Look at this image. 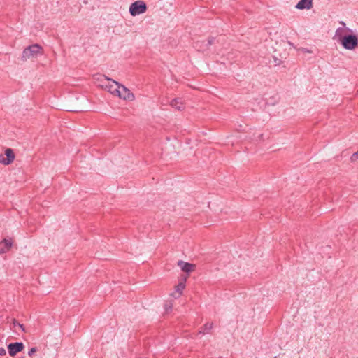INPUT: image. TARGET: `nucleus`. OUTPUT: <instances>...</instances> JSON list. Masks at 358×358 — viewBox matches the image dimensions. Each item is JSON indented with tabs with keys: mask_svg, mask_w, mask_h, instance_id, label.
Instances as JSON below:
<instances>
[{
	"mask_svg": "<svg viewBox=\"0 0 358 358\" xmlns=\"http://www.w3.org/2000/svg\"><path fill=\"white\" fill-rule=\"evenodd\" d=\"M40 55H42V48L38 44H34L28 46L23 50L22 59L27 60L36 58Z\"/></svg>",
	"mask_w": 358,
	"mask_h": 358,
	"instance_id": "nucleus-1",
	"label": "nucleus"
},
{
	"mask_svg": "<svg viewBox=\"0 0 358 358\" xmlns=\"http://www.w3.org/2000/svg\"><path fill=\"white\" fill-rule=\"evenodd\" d=\"M147 10L146 4L141 0L132 3L129 7V13L132 16L139 15L144 13Z\"/></svg>",
	"mask_w": 358,
	"mask_h": 358,
	"instance_id": "nucleus-2",
	"label": "nucleus"
},
{
	"mask_svg": "<svg viewBox=\"0 0 358 358\" xmlns=\"http://www.w3.org/2000/svg\"><path fill=\"white\" fill-rule=\"evenodd\" d=\"M49 349L45 345H38L35 347H31L28 352L27 355L29 357H48L50 355L48 354Z\"/></svg>",
	"mask_w": 358,
	"mask_h": 358,
	"instance_id": "nucleus-3",
	"label": "nucleus"
},
{
	"mask_svg": "<svg viewBox=\"0 0 358 358\" xmlns=\"http://www.w3.org/2000/svg\"><path fill=\"white\" fill-rule=\"evenodd\" d=\"M346 50H353L357 45L358 38L355 35H347L340 42Z\"/></svg>",
	"mask_w": 358,
	"mask_h": 358,
	"instance_id": "nucleus-4",
	"label": "nucleus"
},
{
	"mask_svg": "<svg viewBox=\"0 0 358 358\" xmlns=\"http://www.w3.org/2000/svg\"><path fill=\"white\" fill-rule=\"evenodd\" d=\"M339 23L341 25V27L337 28V29L336 30L334 38L341 42V41L343 40V38L347 36L346 33L350 32L352 31V30L346 27L345 23L344 22L341 21Z\"/></svg>",
	"mask_w": 358,
	"mask_h": 358,
	"instance_id": "nucleus-5",
	"label": "nucleus"
},
{
	"mask_svg": "<svg viewBox=\"0 0 358 358\" xmlns=\"http://www.w3.org/2000/svg\"><path fill=\"white\" fill-rule=\"evenodd\" d=\"M116 96L127 101H133L134 99V94L131 93L130 90L123 85H121L119 87Z\"/></svg>",
	"mask_w": 358,
	"mask_h": 358,
	"instance_id": "nucleus-6",
	"label": "nucleus"
},
{
	"mask_svg": "<svg viewBox=\"0 0 358 358\" xmlns=\"http://www.w3.org/2000/svg\"><path fill=\"white\" fill-rule=\"evenodd\" d=\"M106 80H108V84H106V89L113 95L117 96V90H119V87H120L121 84L119 83L108 78L106 76H103Z\"/></svg>",
	"mask_w": 358,
	"mask_h": 358,
	"instance_id": "nucleus-7",
	"label": "nucleus"
},
{
	"mask_svg": "<svg viewBox=\"0 0 358 358\" xmlns=\"http://www.w3.org/2000/svg\"><path fill=\"white\" fill-rule=\"evenodd\" d=\"M24 348L22 342L11 343L8 345V351L10 356L13 357L17 352H21Z\"/></svg>",
	"mask_w": 358,
	"mask_h": 358,
	"instance_id": "nucleus-8",
	"label": "nucleus"
},
{
	"mask_svg": "<svg viewBox=\"0 0 358 358\" xmlns=\"http://www.w3.org/2000/svg\"><path fill=\"white\" fill-rule=\"evenodd\" d=\"M5 155L6 157H2L0 159V163L4 164V165H8L10 163L13 162V161L15 159V155L13 152V150L10 148H7L5 151Z\"/></svg>",
	"mask_w": 358,
	"mask_h": 358,
	"instance_id": "nucleus-9",
	"label": "nucleus"
},
{
	"mask_svg": "<svg viewBox=\"0 0 358 358\" xmlns=\"http://www.w3.org/2000/svg\"><path fill=\"white\" fill-rule=\"evenodd\" d=\"M185 282H186V278L182 279L176 286V291L174 293L171 294V296L176 299L180 296V295L182 293V291L184 290L185 287Z\"/></svg>",
	"mask_w": 358,
	"mask_h": 358,
	"instance_id": "nucleus-10",
	"label": "nucleus"
},
{
	"mask_svg": "<svg viewBox=\"0 0 358 358\" xmlns=\"http://www.w3.org/2000/svg\"><path fill=\"white\" fill-rule=\"evenodd\" d=\"M313 6V0H300L295 8L298 10H308Z\"/></svg>",
	"mask_w": 358,
	"mask_h": 358,
	"instance_id": "nucleus-11",
	"label": "nucleus"
},
{
	"mask_svg": "<svg viewBox=\"0 0 358 358\" xmlns=\"http://www.w3.org/2000/svg\"><path fill=\"white\" fill-rule=\"evenodd\" d=\"M178 265L180 267L182 271L186 273L192 272L195 267V265L188 262H183L182 260L178 262Z\"/></svg>",
	"mask_w": 358,
	"mask_h": 358,
	"instance_id": "nucleus-12",
	"label": "nucleus"
},
{
	"mask_svg": "<svg viewBox=\"0 0 358 358\" xmlns=\"http://www.w3.org/2000/svg\"><path fill=\"white\" fill-rule=\"evenodd\" d=\"M12 242L10 240L4 239L0 242V254L7 252L11 248Z\"/></svg>",
	"mask_w": 358,
	"mask_h": 358,
	"instance_id": "nucleus-13",
	"label": "nucleus"
},
{
	"mask_svg": "<svg viewBox=\"0 0 358 358\" xmlns=\"http://www.w3.org/2000/svg\"><path fill=\"white\" fill-rule=\"evenodd\" d=\"M170 105L171 107H173L178 110H182L185 108V106L182 101L181 98H176V99L172 100L170 103Z\"/></svg>",
	"mask_w": 358,
	"mask_h": 358,
	"instance_id": "nucleus-14",
	"label": "nucleus"
},
{
	"mask_svg": "<svg viewBox=\"0 0 358 358\" xmlns=\"http://www.w3.org/2000/svg\"><path fill=\"white\" fill-rule=\"evenodd\" d=\"M10 329H13L15 332H18L19 330H20L21 331H25L23 324L19 323L15 319H13L12 321V324L10 325Z\"/></svg>",
	"mask_w": 358,
	"mask_h": 358,
	"instance_id": "nucleus-15",
	"label": "nucleus"
},
{
	"mask_svg": "<svg viewBox=\"0 0 358 358\" xmlns=\"http://www.w3.org/2000/svg\"><path fill=\"white\" fill-rule=\"evenodd\" d=\"M213 328V323H206L203 327L199 331V334H209Z\"/></svg>",
	"mask_w": 358,
	"mask_h": 358,
	"instance_id": "nucleus-16",
	"label": "nucleus"
},
{
	"mask_svg": "<svg viewBox=\"0 0 358 358\" xmlns=\"http://www.w3.org/2000/svg\"><path fill=\"white\" fill-rule=\"evenodd\" d=\"M173 305L171 302L166 303L165 304V310L166 312L171 311L172 310Z\"/></svg>",
	"mask_w": 358,
	"mask_h": 358,
	"instance_id": "nucleus-17",
	"label": "nucleus"
},
{
	"mask_svg": "<svg viewBox=\"0 0 358 358\" xmlns=\"http://www.w3.org/2000/svg\"><path fill=\"white\" fill-rule=\"evenodd\" d=\"M358 159V150L351 156V161L354 162Z\"/></svg>",
	"mask_w": 358,
	"mask_h": 358,
	"instance_id": "nucleus-18",
	"label": "nucleus"
},
{
	"mask_svg": "<svg viewBox=\"0 0 358 358\" xmlns=\"http://www.w3.org/2000/svg\"><path fill=\"white\" fill-rule=\"evenodd\" d=\"M6 355V350L3 348H0V356H5Z\"/></svg>",
	"mask_w": 358,
	"mask_h": 358,
	"instance_id": "nucleus-19",
	"label": "nucleus"
},
{
	"mask_svg": "<svg viewBox=\"0 0 358 358\" xmlns=\"http://www.w3.org/2000/svg\"><path fill=\"white\" fill-rule=\"evenodd\" d=\"M301 50L303 52H306V53H312V51L308 50V48H302L301 49Z\"/></svg>",
	"mask_w": 358,
	"mask_h": 358,
	"instance_id": "nucleus-20",
	"label": "nucleus"
},
{
	"mask_svg": "<svg viewBox=\"0 0 358 358\" xmlns=\"http://www.w3.org/2000/svg\"><path fill=\"white\" fill-rule=\"evenodd\" d=\"M357 93H358V89H357Z\"/></svg>",
	"mask_w": 358,
	"mask_h": 358,
	"instance_id": "nucleus-21",
	"label": "nucleus"
}]
</instances>
